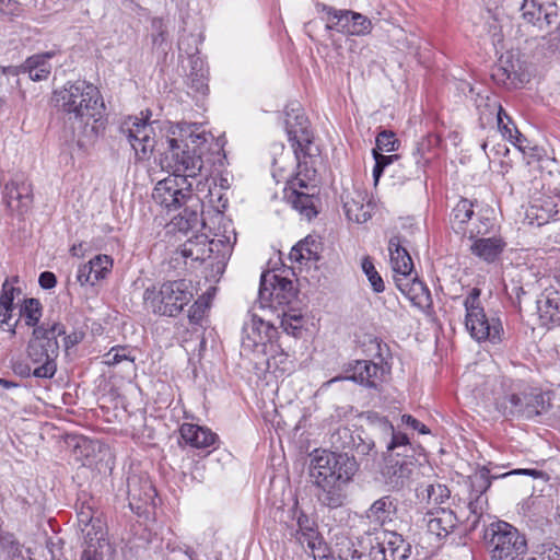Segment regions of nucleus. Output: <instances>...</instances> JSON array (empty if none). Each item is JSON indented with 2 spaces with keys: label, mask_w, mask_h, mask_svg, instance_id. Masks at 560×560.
<instances>
[{
  "label": "nucleus",
  "mask_w": 560,
  "mask_h": 560,
  "mask_svg": "<svg viewBox=\"0 0 560 560\" xmlns=\"http://www.w3.org/2000/svg\"><path fill=\"white\" fill-rule=\"evenodd\" d=\"M354 439L349 428L340 427L331 434L330 443L341 452L323 451L311 459L310 477L316 488L315 497L326 508L338 509L347 500L346 487L358 470L354 456L348 454L354 446Z\"/></svg>",
  "instance_id": "obj_1"
},
{
  "label": "nucleus",
  "mask_w": 560,
  "mask_h": 560,
  "mask_svg": "<svg viewBox=\"0 0 560 560\" xmlns=\"http://www.w3.org/2000/svg\"><path fill=\"white\" fill-rule=\"evenodd\" d=\"M52 101L63 114V137L85 148L104 128L102 113L105 108L101 93L93 84L78 80L55 91Z\"/></svg>",
  "instance_id": "obj_2"
},
{
  "label": "nucleus",
  "mask_w": 560,
  "mask_h": 560,
  "mask_svg": "<svg viewBox=\"0 0 560 560\" xmlns=\"http://www.w3.org/2000/svg\"><path fill=\"white\" fill-rule=\"evenodd\" d=\"M19 322L25 326L33 327L32 337L26 347L28 359L37 366L34 375L37 378H52L57 372L56 360L59 357L60 346L58 337L65 334V325L59 320L45 318L39 323L43 315V306L37 299H25L20 306Z\"/></svg>",
  "instance_id": "obj_3"
},
{
  "label": "nucleus",
  "mask_w": 560,
  "mask_h": 560,
  "mask_svg": "<svg viewBox=\"0 0 560 560\" xmlns=\"http://www.w3.org/2000/svg\"><path fill=\"white\" fill-rule=\"evenodd\" d=\"M483 523L482 540L490 560H524L527 540L512 524L487 515ZM525 560H560V547L553 542L540 545L537 556Z\"/></svg>",
  "instance_id": "obj_4"
},
{
  "label": "nucleus",
  "mask_w": 560,
  "mask_h": 560,
  "mask_svg": "<svg viewBox=\"0 0 560 560\" xmlns=\"http://www.w3.org/2000/svg\"><path fill=\"white\" fill-rule=\"evenodd\" d=\"M551 407L550 397L523 382H512L509 389L495 400L497 410L505 418L534 419Z\"/></svg>",
  "instance_id": "obj_5"
},
{
  "label": "nucleus",
  "mask_w": 560,
  "mask_h": 560,
  "mask_svg": "<svg viewBox=\"0 0 560 560\" xmlns=\"http://www.w3.org/2000/svg\"><path fill=\"white\" fill-rule=\"evenodd\" d=\"M189 139L194 144L192 148H190L187 141L167 137L166 148L160 159L161 167L173 175L182 177L183 184L189 178L195 179L201 175L203 167L201 151L197 148V144L205 141V138L200 135H190Z\"/></svg>",
  "instance_id": "obj_6"
},
{
  "label": "nucleus",
  "mask_w": 560,
  "mask_h": 560,
  "mask_svg": "<svg viewBox=\"0 0 560 560\" xmlns=\"http://www.w3.org/2000/svg\"><path fill=\"white\" fill-rule=\"evenodd\" d=\"M294 179L285 190L284 198L302 217L308 221L318 214L319 188L317 171L308 162H300Z\"/></svg>",
  "instance_id": "obj_7"
},
{
  "label": "nucleus",
  "mask_w": 560,
  "mask_h": 560,
  "mask_svg": "<svg viewBox=\"0 0 560 560\" xmlns=\"http://www.w3.org/2000/svg\"><path fill=\"white\" fill-rule=\"evenodd\" d=\"M194 295L189 282L184 279L166 281L159 289L148 288L143 300L153 314L160 316H177L188 305Z\"/></svg>",
  "instance_id": "obj_8"
},
{
  "label": "nucleus",
  "mask_w": 560,
  "mask_h": 560,
  "mask_svg": "<svg viewBox=\"0 0 560 560\" xmlns=\"http://www.w3.org/2000/svg\"><path fill=\"white\" fill-rule=\"evenodd\" d=\"M511 475H526L530 477H538L542 475V471L536 469H514L501 475L491 474L490 469L487 466H482L477 469L471 476H469V486H470V494H469V516L466 518V529L468 532L475 530L481 520L485 518L483 511L488 505V499L485 497V493L491 486V481L498 478H505Z\"/></svg>",
  "instance_id": "obj_9"
},
{
  "label": "nucleus",
  "mask_w": 560,
  "mask_h": 560,
  "mask_svg": "<svg viewBox=\"0 0 560 560\" xmlns=\"http://www.w3.org/2000/svg\"><path fill=\"white\" fill-rule=\"evenodd\" d=\"M481 290L472 288L464 301L466 310L465 325L470 336L477 340L498 343L502 340L503 326L499 317L487 316L480 305Z\"/></svg>",
  "instance_id": "obj_10"
},
{
  "label": "nucleus",
  "mask_w": 560,
  "mask_h": 560,
  "mask_svg": "<svg viewBox=\"0 0 560 560\" xmlns=\"http://www.w3.org/2000/svg\"><path fill=\"white\" fill-rule=\"evenodd\" d=\"M373 422L380 432V443L385 446V456L417 460V455H421L422 447L415 446L408 435L397 430L387 418L375 415Z\"/></svg>",
  "instance_id": "obj_11"
},
{
  "label": "nucleus",
  "mask_w": 560,
  "mask_h": 560,
  "mask_svg": "<svg viewBox=\"0 0 560 560\" xmlns=\"http://www.w3.org/2000/svg\"><path fill=\"white\" fill-rule=\"evenodd\" d=\"M285 129L298 164L319 154L318 148L313 143L314 136L310 129V121L304 114H288Z\"/></svg>",
  "instance_id": "obj_12"
},
{
  "label": "nucleus",
  "mask_w": 560,
  "mask_h": 560,
  "mask_svg": "<svg viewBox=\"0 0 560 560\" xmlns=\"http://www.w3.org/2000/svg\"><path fill=\"white\" fill-rule=\"evenodd\" d=\"M120 133L125 136L138 160H147L155 148L154 130L148 118L128 117L120 125Z\"/></svg>",
  "instance_id": "obj_13"
},
{
  "label": "nucleus",
  "mask_w": 560,
  "mask_h": 560,
  "mask_svg": "<svg viewBox=\"0 0 560 560\" xmlns=\"http://www.w3.org/2000/svg\"><path fill=\"white\" fill-rule=\"evenodd\" d=\"M411 549L410 542L400 534L382 530L371 540L370 556L373 560H407Z\"/></svg>",
  "instance_id": "obj_14"
},
{
  "label": "nucleus",
  "mask_w": 560,
  "mask_h": 560,
  "mask_svg": "<svg viewBox=\"0 0 560 560\" xmlns=\"http://www.w3.org/2000/svg\"><path fill=\"white\" fill-rule=\"evenodd\" d=\"M191 187V182L187 180L183 184L182 177L172 174V176L158 182L153 189L152 198L168 212L175 211L182 209L187 195H194Z\"/></svg>",
  "instance_id": "obj_15"
},
{
  "label": "nucleus",
  "mask_w": 560,
  "mask_h": 560,
  "mask_svg": "<svg viewBox=\"0 0 560 560\" xmlns=\"http://www.w3.org/2000/svg\"><path fill=\"white\" fill-rule=\"evenodd\" d=\"M385 369L383 365L369 360H357L349 364L346 376L341 380H350L368 388L380 390L384 382Z\"/></svg>",
  "instance_id": "obj_16"
},
{
  "label": "nucleus",
  "mask_w": 560,
  "mask_h": 560,
  "mask_svg": "<svg viewBox=\"0 0 560 560\" xmlns=\"http://www.w3.org/2000/svg\"><path fill=\"white\" fill-rule=\"evenodd\" d=\"M3 199L12 212H18L19 214L26 213L33 205L32 184L23 177H15L5 184Z\"/></svg>",
  "instance_id": "obj_17"
},
{
  "label": "nucleus",
  "mask_w": 560,
  "mask_h": 560,
  "mask_svg": "<svg viewBox=\"0 0 560 560\" xmlns=\"http://www.w3.org/2000/svg\"><path fill=\"white\" fill-rule=\"evenodd\" d=\"M422 523L424 524L428 533L434 535L439 539H442L453 533L457 526L458 518L452 510L436 508L424 514Z\"/></svg>",
  "instance_id": "obj_18"
},
{
  "label": "nucleus",
  "mask_w": 560,
  "mask_h": 560,
  "mask_svg": "<svg viewBox=\"0 0 560 560\" xmlns=\"http://www.w3.org/2000/svg\"><path fill=\"white\" fill-rule=\"evenodd\" d=\"M385 466L383 468V476L386 483L394 490L404 488L416 467L417 460L412 459H400L384 456Z\"/></svg>",
  "instance_id": "obj_19"
},
{
  "label": "nucleus",
  "mask_w": 560,
  "mask_h": 560,
  "mask_svg": "<svg viewBox=\"0 0 560 560\" xmlns=\"http://www.w3.org/2000/svg\"><path fill=\"white\" fill-rule=\"evenodd\" d=\"M113 259L107 255H97L88 264L79 267L77 280L82 284L95 285L112 271Z\"/></svg>",
  "instance_id": "obj_20"
},
{
  "label": "nucleus",
  "mask_w": 560,
  "mask_h": 560,
  "mask_svg": "<svg viewBox=\"0 0 560 560\" xmlns=\"http://www.w3.org/2000/svg\"><path fill=\"white\" fill-rule=\"evenodd\" d=\"M315 9L318 13H325L322 20L326 22L327 31H336L346 36L350 35L354 11L336 9L322 2H317Z\"/></svg>",
  "instance_id": "obj_21"
},
{
  "label": "nucleus",
  "mask_w": 560,
  "mask_h": 560,
  "mask_svg": "<svg viewBox=\"0 0 560 560\" xmlns=\"http://www.w3.org/2000/svg\"><path fill=\"white\" fill-rule=\"evenodd\" d=\"M553 7L551 0H523L521 5L522 18L525 22L539 27H541L542 22L549 26L556 15L550 11Z\"/></svg>",
  "instance_id": "obj_22"
},
{
  "label": "nucleus",
  "mask_w": 560,
  "mask_h": 560,
  "mask_svg": "<svg viewBox=\"0 0 560 560\" xmlns=\"http://www.w3.org/2000/svg\"><path fill=\"white\" fill-rule=\"evenodd\" d=\"M179 435L185 444L195 448H208L219 441L218 435L210 429L188 422L180 425Z\"/></svg>",
  "instance_id": "obj_23"
},
{
  "label": "nucleus",
  "mask_w": 560,
  "mask_h": 560,
  "mask_svg": "<svg viewBox=\"0 0 560 560\" xmlns=\"http://www.w3.org/2000/svg\"><path fill=\"white\" fill-rule=\"evenodd\" d=\"M128 498L130 506L137 504V509L142 505L153 503L156 495L155 488L147 477L131 476L127 480Z\"/></svg>",
  "instance_id": "obj_24"
},
{
  "label": "nucleus",
  "mask_w": 560,
  "mask_h": 560,
  "mask_svg": "<svg viewBox=\"0 0 560 560\" xmlns=\"http://www.w3.org/2000/svg\"><path fill=\"white\" fill-rule=\"evenodd\" d=\"M243 334L246 336V339H243L244 347L259 346L271 341L277 328L273 324L253 316L250 323L244 325Z\"/></svg>",
  "instance_id": "obj_25"
},
{
  "label": "nucleus",
  "mask_w": 560,
  "mask_h": 560,
  "mask_svg": "<svg viewBox=\"0 0 560 560\" xmlns=\"http://www.w3.org/2000/svg\"><path fill=\"white\" fill-rule=\"evenodd\" d=\"M537 311L542 326L560 325V292H542L537 300Z\"/></svg>",
  "instance_id": "obj_26"
},
{
  "label": "nucleus",
  "mask_w": 560,
  "mask_h": 560,
  "mask_svg": "<svg viewBox=\"0 0 560 560\" xmlns=\"http://www.w3.org/2000/svg\"><path fill=\"white\" fill-rule=\"evenodd\" d=\"M202 207L203 203L197 194L187 195L186 201L182 206V212L175 218L177 229L185 233L196 229L200 223Z\"/></svg>",
  "instance_id": "obj_27"
},
{
  "label": "nucleus",
  "mask_w": 560,
  "mask_h": 560,
  "mask_svg": "<svg viewBox=\"0 0 560 560\" xmlns=\"http://www.w3.org/2000/svg\"><path fill=\"white\" fill-rule=\"evenodd\" d=\"M505 242L500 236L476 237L470 245L471 253L487 262H494L502 254Z\"/></svg>",
  "instance_id": "obj_28"
},
{
  "label": "nucleus",
  "mask_w": 560,
  "mask_h": 560,
  "mask_svg": "<svg viewBox=\"0 0 560 560\" xmlns=\"http://www.w3.org/2000/svg\"><path fill=\"white\" fill-rule=\"evenodd\" d=\"M397 513V500L390 495H384L372 503L366 511V517L378 525L390 523Z\"/></svg>",
  "instance_id": "obj_29"
},
{
  "label": "nucleus",
  "mask_w": 560,
  "mask_h": 560,
  "mask_svg": "<svg viewBox=\"0 0 560 560\" xmlns=\"http://www.w3.org/2000/svg\"><path fill=\"white\" fill-rule=\"evenodd\" d=\"M171 21L168 18L153 16L149 20L148 37L152 48L166 52L170 43Z\"/></svg>",
  "instance_id": "obj_30"
},
{
  "label": "nucleus",
  "mask_w": 560,
  "mask_h": 560,
  "mask_svg": "<svg viewBox=\"0 0 560 560\" xmlns=\"http://www.w3.org/2000/svg\"><path fill=\"white\" fill-rule=\"evenodd\" d=\"M52 55V52H46L28 57L22 65V72L27 73L33 81L46 80L51 72L49 59Z\"/></svg>",
  "instance_id": "obj_31"
},
{
  "label": "nucleus",
  "mask_w": 560,
  "mask_h": 560,
  "mask_svg": "<svg viewBox=\"0 0 560 560\" xmlns=\"http://www.w3.org/2000/svg\"><path fill=\"white\" fill-rule=\"evenodd\" d=\"M416 495L421 503H427L428 505H440L450 499L451 491L445 485L439 482H425L421 483L416 489Z\"/></svg>",
  "instance_id": "obj_32"
},
{
  "label": "nucleus",
  "mask_w": 560,
  "mask_h": 560,
  "mask_svg": "<svg viewBox=\"0 0 560 560\" xmlns=\"http://www.w3.org/2000/svg\"><path fill=\"white\" fill-rule=\"evenodd\" d=\"M293 518L296 520L298 529L294 533L295 539L304 545L305 541L314 539L319 535L316 521L298 508V503L292 509Z\"/></svg>",
  "instance_id": "obj_33"
},
{
  "label": "nucleus",
  "mask_w": 560,
  "mask_h": 560,
  "mask_svg": "<svg viewBox=\"0 0 560 560\" xmlns=\"http://www.w3.org/2000/svg\"><path fill=\"white\" fill-rule=\"evenodd\" d=\"M267 276V273L261 275L259 289L260 301L262 302L265 300L270 299V306H273V303L282 304V300L285 299L284 292L290 291L292 289V282L285 278L272 276L275 283H272V291L269 292L268 288L266 287Z\"/></svg>",
  "instance_id": "obj_34"
},
{
  "label": "nucleus",
  "mask_w": 560,
  "mask_h": 560,
  "mask_svg": "<svg viewBox=\"0 0 560 560\" xmlns=\"http://www.w3.org/2000/svg\"><path fill=\"white\" fill-rule=\"evenodd\" d=\"M187 85L196 93L205 95L208 88V68L201 57H192Z\"/></svg>",
  "instance_id": "obj_35"
},
{
  "label": "nucleus",
  "mask_w": 560,
  "mask_h": 560,
  "mask_svg": "<svg viewBox=\"0 0 560 560\" xmlns=\"http://www.w3.org/2000/svg\"><path fill=\"white\" fill-rule=\"evenodd\" d=\"M78 522L81 527V532L83 536H85L91 541L92 530H95V538L103 539L105 536L104 523L100 517H95L93 511L90 508H82L78 512Z\"/></svg>",
  "instance_id": "obj_36"
},
{
  "label": "nucleus",
  "mask_w": 560,
  "mask_h": 560,
  "mask_svg": "<svg viewBox=\"0 0 560 560\" xmlns=\"http://www.w3.org/2000/svg\"><path fill=\"white\" fill-rule=\"evenodd\" d=\"M491 77L494 82L502 85L516 88L518 84L523 83L521 73L516 69L515 65L510 60H501L500 65L492 69Z\"/></svg>",
  "instance_id": "obj_37"
},
{
  "label": "nucleus",
  "mask_w": 560,
  "mask_h": 560,
  "mask_svg": "<svg viewBox=\"0 0 560 560\" xmlns=\"http://www.w3.org/2000/svg\"><path fill=\"white\" fill-rule=\"evenodd\" d=\"M406 296L415 306L420 308L430 307L432 304L430 290L424 282L418 279L417 275H415L410 285L408 287Z\"/></svg>",
  "instance_id": "obj_38"
},
{
  "label": "nucleus",
  "mask_w": 560,
  "mask_h": 560,
  "mask_svg": "<svg viewBox=\"0 0 560 560\" xmlns=\"http://www.w3.org/2000/svg\"><path fill=\"white\" fill-rule=\"evenodd\" d=\"M278 318L279 327L283 332L294 338L301 337L304 320L300 313H291L283 310L282 313L278 315Z\"/></svg>",
  "instance_id": "obj_39"
},
{
  "label": "nucleus",
  "mask_w": 560,
  "mask_h": 560,
  "mask_svg": "<svg viewBox=\"0 0 560 560\" xmlns=\"http://www.w3.org/2000/svg\"><path fill=\"white\" fill-rule=\"evenodd\" d=\"M557 205L552 199H546L541 205L534 203L530 207L528 217H535L538 221L537 224L541 225L548 222L550 219H558L559 211L556 209Z\"/></svg>",
  "instance_id": "obj_40"
},
{
  "label": "nucleus",
  "mask_w": 560,
  "mask_h": 560,
  "mask_svg": "<svg viewBox=\"0 0 560 560\" xmlns=\"http://www.w3.org/2000/svg\"><path fill=\"white\" fill-rule=\"evenodd\" d=\"M361 268L364 275L366 276L372 289L376 293H381L385 290V284L376 270L372 258L370 256H364L361 261Z\"/></svg>",
  "instance_id": "obj_41"
},
{
  "label": "nucleus",
  "mask_w": 560,
  "mask_h": 560,
  "mask_svg": "<svg viewBox=\"0 0 560 560\" xmlns=\"http://www.w3.org/2000/svg\"><path fill=\"white\" fill-rule=\"evenodd\" d=\"M200 43V36L194 34H183L178 39V49L185 52L189 57V62L192 57H199L198 44Z\"/></svg>",
  "instance_id": "obj_42"
},
{
  "label": "nucleus",
  "mask_w": 560,
  "mask_h": 560,
  "mask_svg": "<svg viewBox=\"0 0 560 560\" xmlns=\"http://www.w3.org/2000/svg\"><path fill=\"white\" fill-rule=\"evenodd\" d=\"M352 26L349 36H365L369 35L373 30L372 21L358 12L352 14Z\"/></svg>",
  "instance_id": "obj_43"
},
{
  "label": "nucleus",
  "mask_w": 560,
  "mask_h": 560,
  "mask_svg": "<svg viewBox=\"0 0 560 560\" xmlns=\"http://www.w3.org/2000/svg\"><path fill=\"white\" fill-rule=\"evenodd\" d=\"M390 262L394 272H411L412 271V259L407 252L404 249L401 252H397V254H393L390 256Z\"/></svg>",
  "instance_id": "obj_44"
},
{
  "label": "nucleus",
  "mask_w": 560,
  "mask_h": 560,
  "mask_svg": "<svg viewBox=\"0 0 560 560\" xmlns=\"http://www.w3.org/2000/svg\"><path fill=\"white\" fill-rule=\"evenodd\" d=\"M399 147V140L390 130H383L376 137V150L392 152Z\"/></svg>",
  "instance_id": "obj_45"
},
{
  "label": "nucleus",
  "mask_w": 560,
  "mask_h": 560,
  "mask_svg": "<svg viewBox=\"0 0 560 560\" xmlns=\"http://www.w3.org/2000/svg\"><path fill=\"white\" fill-rule=\"evenodd\" d=\"M305 544L314 560H327L328 547L320 534L317 535L314 539L305 541Z\"/></svg>",
  "instance_id": "obj_46"
},
{
  "label": "nucleus",
  "mask_w": 560,
  "mask_h": 560,
  "mask_svg": "<svg viewBox=\"0 0 560 560\" xmlns=\"http://www.w3.org/2000/svg\"><path fill=\"white\" fill-rule=\"evenodd\" d=\"M472 214V203L467 199H462L453 209V220L459 224L468 222Z\"/></svg>",
  "instance_id": "obj_47"
},
{
  "label": "nucleus",
  "mask_w": 560,
  "mask_h": 560,
  "mask_svg": "<svg viewBox=\"0 0 560 560\" xmlns=\"http://www.w3.org/2000/svg\"><path fill=\"white\" fill-rule=\"evenodd\" d=\"M209 307L208 300L205 296L199 298L188 311V319L192 325H199Z\"/></svg>",
  "instance_id": "obj_48"
},
{
  "label": "nucleus",
  "mask_w": 560,
  "mask_h": 560,
  "mask_svg": "<svg viewBox=\"0 0 560 560\" xmlns=\"http://www.w3.org/2000/svg\"><path fill=\"white\" fill-rule=\"evenodd\" d=\"M124 360L133 361L130 357V351L126 347H113L105 355L104 363L107 365H115Z\"/></svg>",
  "instance_id": "obj_49"
},
{
  "label": "nucleus",
  "mask_w": 560,
  "mask_h": 560,
  "mask_svg": "<svg viewBox=\"0 0 560 560\" xmlns=\"http://www.w3.org/2000/svg\"><path fill=\"white\" fill-rule=\"evenodd\" d=\"M208 198L210 206L219 214H222L228 208L229 199L221 188L214 187L213 189H209Z\"/></svg>",
  "instance_id": "obj_50"
},
{
  "label": "nucleus",
  "mask_w": 560,
  "mask_h": 560,
  "mask_svg": "<svg viewBox=\"0 0 560 560\" xmlns=\"http://www.w3.org/2000/svg\"><path fill=\"white\" fill-rule=\"evenodd\" d=\"M345 211L348 219L357 223H364L371 218V214L363 209V206L357 202L345 203Z\"/></svg>",
  "instance_id": "obj_51"
},
{
  "label": "nucleus",
  "mask_w": 560,
  "mask_h": 560,
  "mask_svg": "<svg viewBox=\"0 0 560 560\" xmlns=\"http://www.w3.org/2000/svg\"><path fill=\"white\" fill-rule=\"evenodd\" d=\"M338 557L341 560H357L360 559L361 553L354 547V542L345 537L338 542Z\"/></svg>",
  "instance_id": "obj_52"
},
{
  "label": "nucleus",
  "mask_w": 560,
  "mask_h": 560,
  "mask_svg": "<svg viewBox=\"0 0 560 560\" xmlns=\"http://www.w3.org/2000/svg\"><path fill=\"white\" fill-rule=\"evenodd\" d=\"M299 245H303L305 261H317L319 259L318 243L315 240L306 237L299 242Z\"/></svg>",
  "instance_id": "obj_53"
},
{
  "label": "nucleus",
  "mask_w": 560,
  "mask_h": 560,
  "mask_svg": "<svg viewBox=\"0 0 560 560\" xmlns=\"http://www.w3.org/2000/svg\"><path fill=\"white\" fill-rule=\"evenodd\" d=\"M354 446L351 451L355 452L358 455H369L371 451L375 447V442L370 439H363L361 434H355Z\"/></svg>",
  "instance_id": "obj_54"
},
{
  "label": "nucleus",
  "mask_w": 560,
  "mask_h": 560,
  "mask_svg": "<svg viewBox=\"0 0 560 560\" xmlns=\"http://www.w3.org/2000/svg\"><path fill=\"white\" fill-rule=\"evenodd\" d=\"M12 313H13L12 307L0 306V327L1 328L8 327V330L14 335L15 328L19 324V320L16 319L13 324H11Z\"/></svg>",
  "instance_id": "obj_55"
},
{
  "label": "nucleus",
  "mask_w": 560,
  "mask_h": 560,
  "mask_svg": "<svg viewBox=\"0 0 560 560\" xmlns=\"http://www.w3.org/2000/svg\"><path fill=\"white\" fill-rule=\"evenodd\" d=\"M401 422L420 434H429V428L411 415H402Z\"/></svg>",
  "instance_id": "obj_56"
},
{
  "label": "nucleus",
  "mask_w": 560,
  "mask_h": 560,
  "mask_svg": "<svg viewBox=\"0 0 560 560\" xmlns=\"http://www.w3.org/2000/svg\"><path fill=\"white\" fill-rule=\"evenodd\" d=\"M415 276H412V272H395V283L398 290L406 295L408 287L410 285L412 279Z\"/></svg>",
  "instance_id": "obj_57"
},
{
  "label": "nucleus",
  "mask_w": 560,
  "mask_h": 560,
  "mask_svg": "<svg viewBox=\"0 0 560 560\" xmlns=\"http://www.w3.org/2000/svg\"><path fill=\"white\" fill-rule=\"evenodd\" d=\"M21 546L20 541L15 538L14 534L5 532L0 536V549L5 553Z\"/></svg>",
  "instance_id": "obj_58"
},
{
  "label": "nucleus",
  "mask_w": 560,
  "mask_h": 560,
  "mask_svg": "<svg viewBox=\"0 0 560 560\" xmlns=\"http://www.w3.org/2000/svg\"><path fill=\"white\" fill-rule=\"evenodd\" d=\"M62 336H63V339H62L63 348L66 351L70 350L74 346L79 345L84 338V334L82 331H77V330H74L70 334H67L65 331V334Z\"/></svg>",
  "instance_id": "obj_59"
},
{
  "label": "nucleus",
  "mask_w": 560,
  "mask_h": 560,
  "mask_svg": "<svg viewBox=\"0 0 560 560\" xmlns=\"http://www.w3.org/2000/svg\"><path fill=\"white\" fill-rule=\"evenodd\" d=\"M0 12L13 16L21 14V7L16 0H0Z\"/></svg>",
  "instance_id": "obj_60"
},
{
  "label": "nucleus",
  "mask_w": 560,
  "mask_h": 560,
  "mask_svg": "<svg viewBox=\"0 0 560 560\" xmlns=\"http://www.w3.org/2000/svg\"><path fill=\"white\" fill-rule=\"evenodd\" d=\"M38 283L40 288L45 290H49L56 287L57 284V278L54 272L51 271H43L39 275Z\"/></svg>",
  "instance_id": "obj_61"
},
{
  "label": "nucleus",
  "mask_w": 560,
  "mask_h": 560,
  "mask_svg": "<svg viewBox=\"0 0 560 560\" xmlns=\"http://www.w3.org/2000/svg\"><path fill=\"white\" fill-rule=\"evenodd\" d=\"M373 158L375 160V163L381 165L383 168L390 165L394 161L399 159L398 154L393 155H384L380 153L376 149L373 150Z\"/></svg>",
  "instance_id": "obj_62"
},
{
  "label": "nucleus",
  "mask_w": 560,
  "mask_h": 560,
  "mask_svg": "<svg viewBox=\"0 0 560 560\" xmlns=\"http://www.w3.org/2000/svg\"><path fill=\"white\" fill-rule=\"evenodd\" d=\"M91 545L83 550L80 560H103V555L96 550L95 544L91 542Z\"/></svg>",
  "instance_id": "obj_63"
},
{
  "label": "nucleus",
  "mask_w": 560,
  "mask_h": 560,
  "mask_svg": "<svg viewBox=\"0 0 560 560\" xmlns=\"http://www.w3.org/2000/svg\"><path fill=\"white\" fill-rule=\"evenodd\" d=\"M13 288L7 290V282L2 285V293L0 295V306H8L13 308Z\"/></svg>",
  "instance_id": "obj_64"
}]
</instances>
